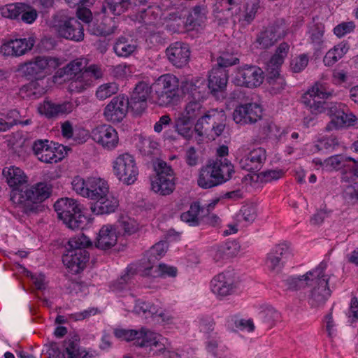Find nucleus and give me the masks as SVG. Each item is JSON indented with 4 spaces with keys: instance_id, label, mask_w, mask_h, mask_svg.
I'll return each instance as SVG.
<instances>
[{
    "instance_id": "5fc2aeb1",
    "label": "nucleus",
    "mask_w": 358,
    "mask_h": 358,
    "mask_svg": "<svg viewBox=\"0 0 358 358\" xmlns=\"http://www.w3.org/2000/svg\"><path fill=\"white\" fill-rule=\"evenodd\" d=\"M116 228H120L124 233L129 235L134 234L138 230V226L136 222L131 219L130 217H122L117 225H115Z\"/></svg>"
},
{
    "instance_id": "0e129e2a",
    "label": "nucleus",
    "mask_w": 358,
    "mask_h": 358,
    "mask_svg": "<svg viewBox=\"0 0 358 358\" xmlns=\"http://www.w3.org/2000/svg\"><path fill=\"white\" fill-rule=\"evenodd\" d=\"M284 60V57L274 53L267 64V73H273L275 71L280 72V68L283 64Z\"/></svg>"
},
{
    "instance_id": "473e14b6",
    "label": "nucleus",
    "mask_w": 358,
    "mask_h": 358,
    "mask_svg": "<svg viewBox=\"0 0 358 358\" xmlns=\"http://www.w3.org/2000/svg\"><path fill=\"white\" fill-rule=\"evenodd\" d=\"M63 346L64 347L62 353L64 358H94V357L85 350L80 349L78 343L71 339L65 340Z\"/></svg>"
},
{
    "instance_id": "bb28decb",
    "label": "nucleus",
    "mask_w": 358,
    "mask_h": 358,
    "mask_svg": "<svg viewBox=\"0 0 358 358\" xmlns=\"http://www.w3.org/2000/svg\"><path fill=\"white\" fill-rule=\"evenodd\" d=\"M228 71L224 68H213L208 76V89L216 96L218 92H223L227 87Z\"/></svg>"
},
{
    "instance_id": "4c0bfd02",
    "label": "nucleus",
    "mask_w": 358,
    "mask_h": 358,
    "mask_svg": "<svg viewBox=\"0 0 358 358\" xmlns=\"http://www.w3.org/2000/svg\"><path fill=\"white\" fill-rule=\"evenodd\" d=\"M210 113L211 115L206 116L213 123L210 131H213L216 136H220L225 128L226 114L224 110L217 109H212Z\"/></svg>"
},
{
    "instance_id": "864d4df0",
    "label": "nucleus",
    "mask_w": 358,
    "mask_h": 358,
    "mask_svg": "<svg viewBox=\"0 0 358 358\" xmlns=\"http://www.w3.org/2000/svg\"><path fill=\"white\" fill-rule=\"evenodd\" d=\"M259 8L258 0H251L246 3L245 13L238 17L239 21H243L246 24H250L255 17Z\"/></svg>"
},
{
    "instance_id": "774afa93",
    "label": "nucleus",
    "mask_w": 358,
    "mask_h": 358,
    "mask_svg": "<svg viewBox=\"0 0 358 358\" xmlns=\"http://www.w3.org/2000/svg\"><path fill=\"white\" fill-rule=\"evenodd\" d=\"M233 8H227V9H221L217 10L215 14V19L218 24H224L227 23L234 16Z\"/></svg>"
},
{
    "instance_id": "f704fd0d",
    "label": "nucleus",
    "mask_w": 358,
    "mask_h": 358,
    "mask_svg": "<svg viewBox=\"0 0 358 358\" xmlns=\"http://www.w3.org/2000/svg\"><path fill=\"white\" fill-rule=\"evenodd\" d=\"M266 79L268 83V91L271 94H280L285 90L287 83L280 72L275 71L273 73H267Z\"/></svg>"
},
{
    "instance_id": "f8f14e48",
    "label": "nucleus",
    "mask_w": 358,
    "mask_h": 358,
    "mask_svg": "<svg viewBox=\"0 0 358 358\" xmlns=\"http://www.w3.org/2000/svg\"><path fill=\"white\" fill-rule=\"evenodd\" d=\"M114 174L119 180L131 185L137 180L138 169L133 155L126 152L120 155L113 162Z\"/></svg>"
},
{
    "instance_id": "2eb2a0df",
    "label": "nucleus",
    "mask_w": 358,
    "mask_h": 358,
    "mask_svg": "<svg viewBox=\"0 0 358 358\" xmlns=\"http://www.w3.org/2000/svg\"><path fill=\"white\" fill-rule=\"evenodd\" d=\"M287 29L286 21L283 18L277 19L259 33L256 43L261 48L268 49L278 40L284 38L287 34Z\"/></svg>"
},
{
    "instance_id": "e433bc0d",
    "label": "nucleus",
    "mask_w": 358,
    "mask_h": 358,
    "mask_svg": "<svg viewBox=\"0 0 358 358\" xmlns=\"http://www.w3.org/2000/svg\"><path fill=\"white\" fill-rule=\"evenodd\" d=\"M349 45L347 43H340L329 50L325 55L323 62L325 66H331L341 59L348 51Z\"/></svg>"
},
{
    "instance_id": "e2e57ef3",
    "label": "nucleus",
    "mask_w": 358,
    "mask_h": 358,
    "mask_svg": "<svg viewBox=\"0 0 358 358\" xmlns=\"http://www.w3.org/2000/svg\"><path fill=\"white\" fill-rule=\"evenodd\" d=\"M355 28V24L352 21L342 22L334 27V33L337 36L342 37L345 34L353 31Z\"/></svg>"
},
{
    "instance_id": "09e8293b",
    "label": "nucleus",
    "mask_w": 358,
    "mask_h": 358,
    "mask_svg": "<svg viewBox=\"0 0 358 358\" xmlns=\"http://www.w3.org/2000/svg\"><path fill=\"white\" fill-rule=\"evenodd\" d=\"M25 3H15L7 4L1 8L3 17L10 19H18L22 12L24 10Z\"/></svg>"
},
{
    "instance_id": "f03ea898",
    "label": "nucleus",
    "mask_w": 358,
    "mask_h": 358,
    "mask_svg": "<svg viewBox=\"0 0 358 358\" xmlns=\"http://www.w3.org/2000/svg\"><path fill=\"white\" fill-rule=\"evenodd\" d=\"M52 186L46 182H39L24 189L11 192L10 200L16 207L22 208L27 214L36 213L37 204L48 199L52 194Z\"/></svg>"
},
{
    "instance_id": "4d7b16f0",
    "label": "nucleus",
    "mask_w": 358,
    "mask_h": 358,
    "mask_svg": "<svg viewBox=\"0 0 358 358\" xmlns=\"http://www.w3.org/2000/svg\"><path fill=\"white\" fill-rule=\"evenodd\" d=\"M217 66L216 68H226L235 65L239 62L238 58L235 57L233 54L229 52H223L217 59Z\"/></svg>"
},
{
    "instance_id": "052dcab7",
    "label": "nucleus",
    "mask_w": 358,
    "mask_h": 358,
    "mask_svg": "<svg viewBox=\"0 0 358 358\" xmlns=\"http://www.w3.org/2000/svg\"><path fill=\"white\" fill-rule=\"evenodd\" d=\"M86 73L90 80H91L92 85L94 80L100 79L103 76V71L101 67L96 64H91L82 71Z\"/></svg>"
},
{
    "instance_id": "7c9ffc66",
    "label": "nucleus",
    "mask_w": 358,
    "mask_h": 358,
    "mask_svg": "<svg viewBox=\"0 0 358 358\" xmlns=\"http://www.w3.org/2000/svg\"><path fill=\"white\" fill-rule=\"evenodd\" d=\"M2 174L8 186L13 188L12 192L19 190L17 187L27 182V177L24 171L15 166L3 168Z\"/></svg>"
},
{
    "instance_id": "c756f323",
    "label": "nucleus",
    "mask_w": 358,
    "mask_h": 358,
    "mask_svg": "<svg viewBox=\"0 0 358 358\" xmlns=\"http://www.w3.org/2000/svg\"><path fill=\"white\" fill-rule=\"evenodd\" d=\"M118 206V199L112 194L106 193L96 202L91 203L90 210L94 215L110 214L115 212Z\"/></svg>"
},
{
    "instance_id": "1a4fd4ad",
    "label": "nucleus",
    "mask_w": 358,
    "mask_h": 358,
    "mask_svg": "<svg viewBox=\"0 0 358 358\" xmlns=\"http://www.w3.org/2000/svg\"><path fill=\"white\" fill-rule=\"evenodd\" d=\"M156 176L152 180V189L160 195L171 194L175 189L176 178L171 166L162 160H159L154 165Z\"/></svg>"
},
{
    "instance_id": "603ef678",
    "label": "nucleus",
    "mask_w": 358,
    "mask_h": 358,
    "mask_svg": "<svg viewBox=\"0 0 358 358\" xmlns=\"http://www.w3.org/2000/svg\"><path fill=\"white\" fill-rule=\"evenodd\" d=\"M118 85L115 82L101 85L96 91V96L99 100H105L118 92Z\"/></svg>"
},
{
    "instance_id": "a878e982",
    "label": "nucleus",
    "mask_w": 358,
    "mask_h": 358,
    "mask_svg": "<svg viewBox=\"0 0 358 358\" xmlns=\"http://www.w3.org/2000/svg\"><path fill=\"white\" fill-rule=\"evenodd\" d=\"M75 108L71 101H65L62 103H55L52 101L44 100L38 106V112L48 119L55 118L59 115L71 113Z\"/></svg>"
},
{
    "instance_id": "37998d69",
    "label": "nucleus",
    "mask_w": 358,
    "mask_h": 358,
    "mask_svg": "<svg viewBox=\"0 0 358 358\" xmlns=\"http://www.w3.org/2000/svg\"><path fill=\"white\" fill-rule=\"evenodd\" d=\"M214 334V337L208 339L206 342L207 351L215 358H229L227 348L224 345H219L220 341L217 337V333Z\"/></svg>"
},
{
    "instance_id": "8fccbe9b",
    "label": "nucleus",
    "mask_w": 358,
    "mask_h": 358,
    "mask_svg": "<svg viewBox=\"0 0 358 358\" xmlns=\"http://www.w3.org/2000/svg\"><path fill=\"white\" fill-rule=\"evenodd\" d=\"M114 27H108L103 22L93 21L89 24L88 31L92 35L107 36L114 32Z\"/></svg>"
},
{
    "instance_id": "680f3d73",
    "label": "nucleus",
    "mask_w": 358,
    "mask_h": 358,
    "mask_svg": "<svg viewBox=\"0 0 358 358\" xmlns=\"http://www.w3.org/2000/svg\"><path fill=\"white\" fill-rule=\"evenodd\" d=\"M157 339L160 341L161 345H157V350L154 352L156 355H162L164 358H181L180 355L174 351H171L165 348L162 341L164 340L162 336L157 334Z\"/></svg>"
},
{
    "instance_id": "a211bd4d",
    "label": "nucleus",
    "mask_w": 358,
    "mask_h": 358,
    "mask_svg": "<svg viewBox=\"0 0 358 358\" xmlns=\"http://www.w3.org/2000/svg\"><path fill=\"white\" fill-rule=\"evenodd\" d=\"M90 136L94 141L107 150H114L119 143L117 132L110 125L102 124L96 127L92 130Z\"/></svg>"
},
{
    "instance_id": "6e6d98bb",
    "label": "nucleus",
    "mask_w": 358,
    "mask_h": 358,
    "mask_svg": "<svg viewBox=\"0 0 358 358\" xmlns=\"http://www.w3.org/2000/svg\"><path fill=\"white\" fill-rule=\"evenodd\" d=\"M309 62L308 55L301 54L292 59L290 63L291 70L294 73H300L307 66Z\"/></svg>"
},
{
    "instance_id": "412c9836",
    "label": "nucleus",
    "mask_w": 358,
    "mask_h": 358,
    "mask_svg": "<svg viewBox=\"0 0 358 358\" xmlns=\"http://www.w3.org/2000/svg\"><path fill=\"white\" fill-rule=\"evenodd\" d=\"M327 267V263L324 261L321 262L314 269L308 271L306 273L297 277L289 276L284 280V284L287 289L292 291H297L303 289L314 281L313 276H320L324 272Z\"/></svg>"
},
{
    "instance_id": "bf43d9fd",
    "label": "nucleus",
    "mask_w": 358,
    "mask_h": 358,
    "mask_svg": "<svg viewBox=\"0 0 358 358\" xmlns=\"http://www.w3.org/2000/svg\"><path fill=\"white\" fill-rule=\"evenodd\" d=\"M285 264V262L282 261L278 256L275 255L273 252L271 251L268 254L266 265L271 271L278 272L282 269Z\"/></svg>"
},
{
    "instance_id": "a18cd8bd",
    "label": "nucleus",
    "mask_w": 358,
    "mask_h": 358,
    "mask_svg": "<svg viewBox=\"0 0 358 358\" xmlns=\"http://www.w3.org/2000/svg\"><path fill=\"white\" fill-rule=\"evenodd\" d=\"M22 90L27 92V96L30 99H36L42 96L46 92L45 87L43 86L42 79H36L24 85Z\"/></svg>"
},
{
    "instance_id": "0eeeda50",
    "label": "nucleus",
    "mask_w": 358,
    "mask_h": 358,
    "mask_svg": "<svg viewBox=\"0 0 358 358\" xmlns=\"http://www.w3.org/2000/svg\"><path fill=\"white\" fill-rule=\"evenodd\" d=\"M71 185L73 190L78 195L96 202L109 193V186L103 179L96 177L84 178L80 176H75Z\"/></svg>"
},
{
    "instance_id": "ea45409f",
    "label": "nucleus",
    "mask_w": 358,
    "mask_h": 358,
    "mask_svg": "<svg viewBox=\"0 0 358 358\" xmlns=\"http://www.w3.org/2000/svg\"><path fill=\"white\" fill-rule=\"evenodd\" d=\"M167 244L166 242H159L154 245L150 249L146 252V257L148 262L150 266L146 267V270H151L153 268V264L156 261L162 258L166 252Z\"/></svg>"
},
{
    "instance_id": "13d9d810",
    "label": "nucleus",
    "mask_w": 358,
    "mask_h": 358,
    "mask_svg": "<svg viewBox=\"0 0 358 358\" xmlns=\"http://www.w3.org/2000/svg\"><path fill=\"white\" fill-rule=\"evenodd\" d=\"M215 326L214 320L209 317H202L200 320L199 329L200 331L208 336V339H210L215 336L213 333Z\"/></svg>"
},
{
    "instance_id": "3c124183",
    "label": "nucleus",
    "mask_w": 358,
    "mask_h": 358,
    "mask_svg": "<svg viewBox=\"0 0 358 358\" xmlns=\"http://www.w3.org/2000/svg\"><path fill=\"white\" fill-rule=\"evenodd\" d=\"M212 110H206L194 125V131L199 136H203L210 131L211 127L213 125V122L209 120L206 116L211 115Z\"/></svg>"
},
{
    "instance_id": "79ce46f5",
    "label": "nucleus",
    "mask_w": 358,
    "mask_h": 358,
    "mask_svg": "<svg viewBox=\"0 0 358 358\" xmlns=\"http://www.w3.org/2000/svg\"><path fill=\"white\" fill-rule=\"evenodd\" d=\"M325 31V26L322 22L314 23L309 28V38L310 43L318 49L323 43L324 34Z\"/></svg>"
},
{
    "instance_id": "dca6fc26",
    "label": "nucleus",
    "mask_w": 358,
    "mask_h": 358,
    "mask_svg": "<svg viewBox=\"0 0 358 358\" xmlns=\"http://www.w3.org/2000/svg\"><path fill=\"white\" fill-rule=\"evenodd\" d=\"M314 281H311L309 285L313 288L308 296V302L311 308H317L323 306L331 294L329 287V277L324 272L320 276H313Z\"/></svg>"
},
{
    "instance_id": "c85d7f7f",
    "label": "nucleus",
    "mask_w": 358,
    "mask_h": 358,
    "mask_svg": "<svg viewBox=\"0 0 358 358\" xmlns=\"http://www.w3.org/2000/svg\"><path fill=\"white\" fill-rule=\"evenodd\" d=\"M117 228L114 225H104L99 230L96 241L95 242L96 248L107 250L116 245L117 241Z\"/></svg>"
},
{
    "instance_id": "f257e3e1",
    "label": "nucleus",
    "mask_w": 358,
    "mask_h": 358,
    "mask_svg": "<svg viewBox=\"0 0 358 358\" xmlns=\"http://www.w3.org/2000/svg\"><path fill=\"white\" fill-rule=\"evenodd\" d=\"M333 94L334 90L326 83H316L301 97V102L313 113H325L332 117L326 127V131H328L353 125L357 120L344 103L326 101L331 97Z\"/></svg>"
},
{
    "instance_id": "7ed1b4c3",
    "label": "nucleus",
    "mask_w": 358,
    "mask_h": 358,
    "mask_svg": "<svg viewBox=\"0 0 358 358\" xmlns=\"http://www.w3.org/2000/svg\"><path fill=\"white\" fill-rule=\"evenodd\" d=\"M234 167L229 159H209L199 173L197 185L202 189H210L229 180Z\"/></svg>"
},
{
    "instance_id": "9d476101",
    "label": "nucleus",
    "mask_w": 358,
    "mask_h": 358,
    "mask_svg": "<svg viewBox=\"0 0 358 358\" xmlns=\"http://www.w3.org/2000/svg\"><path fill=\"white\" fill-rule=\"evenodd\" d=\"M113 334L117 338L127 342L134 341V345L141 348L161 345L157 334L145 327L139 330L116 328Z\"/></svg>"
},
{
    "instance_id": "5701e85b",
    "label": "nucleus",
    "mask_w": 358,
    "mask_h": 358,
    "mask_svg": "<svg viewBox=\"0 0 358 358\" xmlns=\"http://www.w3.org/2000/svg\"><path fill=\"white\" fill-rule=\"evenodd\" d=\"M35 43L33 37L11 39L0 47V53L6 57H19L32 49Z\"/></svg>"
},
{
    "instance_id": "2f4dec72",
    "label": "nucleus",
    "mask_w": 358,
    "mask_h": 358,
    "mask_svg": "<svg viewBox=\"0 0 358 358\" xmlns=\"http://www.w3.org/2000/svg\"><path fill=\"white\" fill-rule=\"evenodd\" d=\"M91 86V80L88 78L86 73L80 71L70 78L68 91L71 94H79L83 92Z\"/></svg>"
},
{
    "instance_id": "f3484780",
    "label": "nucleus",
    "mask_w": 358,
    "mask_h": 358,
    "mask_svg": "<svg viewBox=\"0 0 358 358\" xmlns=\"http://www.w3.org/2000/svg\"><path fill=\"white\" fill-rule=\"evenodd\" d=\"M264 74V71L259 67L245 65L238 69L234 83L237 86L255 88L263 83Z\"/></svg>"
},
{
    "instance_id": "69168bd1",
    "label": "nucleus",
    "mask_w": 358,
    "mask_h": 358,
    "mask_svg": "<svg viewBox=\"0 0 358 358\" xmlns=\"http://www.w3.org/2000/svg\"><path fill=\"white\" fill-rule=\"evenodd\" d=\"M239 219L247 222H252L257 216L256 210L252 206H245L240 210Z\"/></svg>"
},
{
    "instance_id": "de8ad7c7",
    "label": "nucleus",
    "mask_w": 358,
    "mask_h": 358,
    "mask_svg": "<svg viewBox=\"0 0 358 358\" xmlns=\"http://www.w3.org/2000/svg\"><path fill=\"white\" fill-rule=\"evenodd\" d=\"M192 122L182 115L176 120V129L186 140H190L193 136Z\"/></svg>"
},
{
    "instance_id": "b1692460",
    "label": "nucleus",
    "mask_w": 358,
    "mask_h": 358,
    "mask_svg": "<svg viewBox=\"0 0 358 358\" xmlns=\"http://www.w3.org/2000/svg\"><path fill=\"white\" fill-rule=\"evenodd\" d=\"M166 55L173 66L181 69L189 62L190 57L189 48L187 43L175 42L166 49Z\"/></svg>"
},
{
    "instance_id": "6ab92c4d",
    "label": "nucleus",
    "mask_w": 358,
    "mask_h": 358,
    "mask_svg": "<svg viewBox=\"0 0 358 358\" xmlns=\"http://www.w3.org/2000/svg\"><path fill=\"white\" fill-rule=\"evenodd\" d=\"M262 108L257 103L250 102L239 104L233 112V120L237 124H246L255 123L261 119Z\"/></svg>"
},
{
    "instance_id": "aec40b11",
    "label": "nucleus",
    "mask_w": 358,
    "mask_h": 358,
    "mask_svg": "<svg viewBox=\"0 0 358 358\" xmlns=\"http://www.w3.org/2000/svg\"><path fill=\"white\" fill-rule=\"evenodd\" d=\"M129 99L124 94L113 97L106 105L103 115L107 120L113 123L120 122L125 117L129 110Z\"/></svg>"
},
{
    "instance_id": "58836bf2",
    "label": "nucleus",
    "mask_w": 358,
    "mask_h": 358,
    "mask_svg": "<svg viewBox=\"0 0 358 358\" xmlns=\"http://www.w3.org/2000/svg\"><path fill=\"white\" fill-rule=\"evenodd\" d=\"M206 111V108L203 106L201 100L193 99L187 103L182 115L194 121L199 119Z\"/></svg>"
},
{
    "instance_id": "338daca9",
    "label": "nucleus",
    "mask_w": 358,
    "mask_h": 358,
    "mask_svg": "<svg viewBox=\"0 0 358 358\" xmlns=\"http://www.w3.org/2000/svg\"><path fill=\"white\" fill-rule=\"evenodd\" d=\"M24 10L21 13V20L27 24L33 23L38 17L37 11L35 8H32L30 5L25 3Z\"/></svg>"
},
{
    "instance_id": "c9c22d12",
    "label": "nucleus",
    "mask_w": 358,
    "mask_h": 358,
    "mask_svg": "<svg viewBox=\"0 0 358 358\" xmlns=\"http://www.w3.org/2000/svg\"><path fill=\"white\" fill-rule=\"evenodd\" d=\"M187 85L193 99L203 100L210 92L208 89V84L202 78L187 82Z\"/></svg>"
},
{
    "instance_id": "39448f33",
    "label": "nucleus",
    "mask_w": 358,
    "mask_h": 358,
    "mask_svg": "<svg viewBox=\"0 0 358 358\" xmlns=\"http://www.w3.org/2000/svg\"><path fill=\"white\" fill-rule=\"evenodd\" d=\"M92 243L84 234L70 238L67 252L62 257L65 266L73 273H79L85 267L90 259V254L86 250Z\"/></svg>"
},
{
    "instance_id": "9b49d317",
    "label": "nucleus",
    "mask_w": 358,
    "mask_h": 358,
    "mask_svg": "<svg viewBox=\"0 0 358 358\" xmlns=\"http://www.w3.org/2000/svg\"><path fill=\"white\" fill-rule=\"evenodd\" d=\"M32 150L38 159L47 164L62 161L67 155V148L62 144L48 140H37L34 142Z\"/></svg>"
},
{
    "instance_id": "20e7f679",
    "label": "nucleus",
    "mask_w": 358,
    "mask_h": 358,
    "mask_svg": "<svg viewBox=\"0 0 358 358\" xmlns=\"http://www.w3.org/2000/svg\"><path fill=\"white\" fill-rule=\"evenodd\" d=\"M180 82L174 75H162L150 87L155 102L162 107L177 105L180 101Z\"/></svg>"
},
{
    "instance_id": "393cba45",
    "label": "nucleus",
    "mask_w": 358,
    "mask_h": 358,
    "mask_svg": "<svg viewBox=\"0 0 358 358\" xmlns=\"http://www.w3.org/2000/svg\"><path fill=\"white\" fill-rule=\"evenodd\" d=\"M266 160V152L263 148H257L245 155L239 160L241 169L256 173L261 170Z\"/></svg>"
},
{
    "instance_id": "4468645a",
    "label": "nucleus",
    "mask_w": 358,
    "mask_h": 358,
    "mask_svg": "<svg viewBox=\"0 0 358 358\" xmlns=\"http://www.w3.org/2000/svg\"><path fill=\"white\" fill-rule=\"evenodd\" d=\"M54 27L58 35L65 39L75 42H80L84 39L83 25L76 17H60L58 20H55Z\"/></svg>"
},
{
    "instance_id": "6e6552de",
    "label": "nucleus",
    "mask_w": 358,
    "mask_h": 358,
    "mask_svg": "<svg viewBox=\"0 0 358 358\" xmlns=\"http://www.w3.org/2000/svg\"><path fill=\"white\" fill-rule=\"evenodd\" d=\"M60 65L59 59L49 56H37L33 59L20 64L17 71L29 78L42 79L51 74Z\"/></svg>"
},
{
    "instance_id": "cd10ccee",
    "label": "nucleus",
    "mask_w": 358,
    "mask_h": 358,
    "mask_svg": "<svg viewBox=\"0 0 358 358\" xmlns=\"http://www.w3.org/2000/svg\"><path fill=\"white\" fill-rule=\"evenodd\" d=\"M208 9L203 4L192 7L186 18L185 26L187 30H194L202 28L207 20Z\"/></svg>"
},
{
    "instance_id": "49530a36",
    "label": "nucleus",
    "mask_w": 358,
    "mask_h": 358,
    "mask_svg": "<svg viewBox=\"0 0 358 358\" xmlns=\"http://www.w3.org/2000/svg\"><path fill=\"white\" fill-rule=\"evenodd\" d=\"M136 46L131 43L125 37H120L113 46L115 54L119 57H127L133 53Z\"/></svg>"
},
{
    "instance_id": "ddd939ff",
    "label": "nucleus",
    "mask_w": 358,
    "mask_h": 358,
    "mask_svg": "<svg viewBox=\"0 0 358 358\" xmlns=\"http://www.w3.org/2000/svg\"><path fill=\"white\" fill-rule=\"evenodd\" d=\"M210 289L219 299L234 294L238 288L235 273L230 271L215 275L210 280Z\"/></svg>"
},
{
    "instance_id": "c03bdc74",
    "label": "nucleus",
    "mask_w": 358,
    "mask_h": 358,
    "mask_svg": "<svg viewBox=\"0 0 358 358\" xmlns=\"http://www.w3.org/2000/svg\"><path fill=\"white\" fill-rule=\"evenodd\" d=\"M259 315L267 329L272 328L280 320V313L271 306L265 308Z\"/></svg>"
},
{
    "instance_id": "4be33fe9",
    "label": "nucleus",
    "mask_w": 358,
    "mask_h": 358,
    "mask_svg": "<svg viewBox=\"0 0 358 358\" xmlns=\"http://www.w3.org/2000/svg\"><path fill=\"white\" fill-rule=\"evenodd\" d=\"M150 93V87L144 82L138 83L129 99V110L134 115H141L148 106L147 99Z\"/></svg>"
},
{
    "instance_id": "423d86ee",
    "label": "nucleus",
    "mask_w": 358,
    "mask_h": 358,
    "mask_svg": "<svg viewBox=\"0 0 358 358\" xmlns=\"http://www.w3.org/2000/svg\"><path fill=\"white\" fill-rule=\"evenodd\" d=\"M59 219L73 230L83 229L86 217L82 213L80 205L73 199L65 197L58 199L54 204Z\"/></svg>"
},
{
    "instance_id": "a19ab883",
    "label": "nucleus",
    "mask_w": 358,
    "mask_h": 358,
    "mask_svg": "<svg viewBox=\"0 0 358 358\" xmlns=\"http://www.w3.org/2000/svg\"><path fill=\"white\" fill-rule=\"evenodd\" d=\"M203 211L204 208L200 206L199 202L195 201L190 205L189 209L187 211L180 215V219L182 221L188 223L190 226H198L199 224V213Z\"/></svg>"
},
{
    "instance_id": "72a5a7b5",
    "label": "nucleus",
    "mask_w": 358,
    "mask_h": 358,
    "mask_svg": "<svg viewBox=\"0 0 358 358\" xmlns=\"http://www.w3.org/2000/svg\"><path fill=\"white\" fill-rule=\"evenodd\" d=\"M129 9H133L131 0H104L102 8L103 13L109 10L114 15H120Z\"/></svg>"
}]
</instances>
